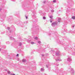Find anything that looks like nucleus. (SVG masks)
<instances>
[{"label": "nucleus", "mask_w": 75, "mask_h": 75, "mask_svg": "<svg viewBox=\"0 0 75 75\" xmlns=\"http://www.w3.org/2000/svg\"><path fill=\"white\" fill-rule=\"evenodd\" d=\"M33 14H35L34 12H33Z\"/></svg>", "instance_id": "46"}, {"label": "nucleus", "mask_w": 75, "mask_h": 75, "mask_svg": "<svg viewBox=\"0 0 75 75\" xmlns=\"http://www.w3.org/2000/svg\"><path fill=\"white\" fill-rule=\"evenodd\" d=\"M72 19H73V20H75V16H73L72 17Z\"/></svg>", "instance_id": "19"}, {"label": "nucleus", "mask_w": 75, "mask_h": 75, "mask_svg": "<svg viewBox=\"0 0 75 75\" xmlns=\"http://www.w3.org/2000/svg\"><path fill=\"white\" fill-rule=\"evenodd\" d=\"M1 8H4V5H2L1 6Z\"/></svg>", "instance_id": "21"}, {"label": "nucleus", "mask_w": 75, "mask_h": 75, "mask_svg": "<svg viewBox=\"0 0 75 75\" xmlns=\"http://www.w3.org/2000/svg\"><path fill=\"white\" fill-rule=\"evenodd\" d=\"M41 64H42V63H39V65H41Z\"/></svg>", "instance_id": "36"}, {"label": "nucleus", "mask_w": 75, "mask_h": 75, "mask_svg": "<svg viewBox=\"0 0 75 75\" xmlns=\"http://www.w3.org/2000/svg\"><path fill=\"white\" fill-rule=\"evenodd\" d=\"M72 1H72V0H67V2L68 3H70L72 2Z\"/></svg>", "instance_id": "10"}, {"label": "nucleus", "mask_w": 75, "mask_h": 75, "mask_svg": "<svg viewBox=\"0 0 75 75\" xmlns=\"http://www.w3.org/2000/svg\"><path fill=\"white\" fill-rule=\"evenodd\" d=\"M33 18H36V16H35V15L34 14H33Z\"/></svg>", "instance_id": "17"}, {"label": "nucleus", "mask_w": 75, "mask_h": 75, "mask_svg": "<svg viewBox=\"0 0 75 75\" xmlns=\"http://www.w3.org/2000/svg\"><path fill=\"white\" fill-rule=\"evenodd\" d=\"M71 73L72 74H74V70H73V69H71Z\"/></svg>", "instance_id": "13"}, {"label": "nucleus", "mask_w": 75, "mask_h": 75, "mask_svg": "<svg viewBox=\"0 0 75 75\" xmlns=\"http://www.w3.org/2000/svg\"><path fill=\"white\" fill-rule=\"evenodd\" d=\"M61 19L60 18H58V22H59V23H60V21H61Z\"/></svg>", "instance_id": "15"}, {"label": "nucleus", "mask_w": 75, "mask_h": 75, "mask_svg": "<svg viewBox=\"0 0 75 75\" xmlns=\"http://www.w3.org/2000/svg\"><path fill=\"white\" fill-rule=\"evenodd\" d=\"M24 23L27 24V23H28V21H26V22H24Z\"/></svg>", "instance_id": "32"}, {"label": "nucleus", "mask_w": 75, "mask_h": 75, "mask_svg": "<svg viewBox=\"0 0 75 75\" xmlns=\"http://www.w3.org/2000/svg\"><path fill=\"white\" fill-rule=\"evenodd\" d=\"M49 65H50L49 64H48V65L47 64L46 65V67L47 68H48L49 69H50V67Z\"/></svg>", "instance_id": "14"}, {"label": "nucleus", "mask_w": 75, "mask_h": 75, "mask_svg": "<svg viewBox=\"0 0 75 75\" xmlns=\"http://www.w3.org/2000/svg\"><path fill=\"white\" fill-rule=\"evenodd\" d=\"M68 64H69V63H68Z\"/></svg>", "instance_id": "58"}, {"label": "nucleus", "mask_w": 75, "mask_h": 75, "mask_svg": "<svg viewBox=\"0 0 75 75\" xmlns=\"http://www.w3.org/2000/svg\"><path fill=\"white\" fill-rule=\"evenodd\" d=\"M15 30H16V28H13L12 30L13 31H15Z\"/></svg>", "instance_id": "26"}, {"label": "nucleus", "mask_w": 75, "mask_h": 75, "mask_svg": "<svg viewBox=\"0 0 75 75\" xmlns=\"http://www.w3.org/2000/svg\"><path fill=\"white\" fill-rule=\"evenodd\" d=\"M56 1V0H53V3H55Z\"/></svg>", "instance_id": "29"}, {"label": "nucleus", "mask_w": 75, "mask_h": 75, "mask_svg": "<svg viewBox=\"0 0 75 75\" xmlns=\"http://www.w3.org/2000/svg\"><path fill=\"white\" fill-rule=\"evenodd\" d=\"M34 39L35 40H37L38 39V37H35V38H34Z\"/></svg>", "instance_id": "22"}, {"label": "nucleus", "mask_w": 75, "mask_h": 75, "mask_svg": "<svg viewBox=\"0 0 75 75\" xmlns=\"http://www.w3.org/2000/svg\"><path fill=\"white\" fill-rule=\"evenodd\" d=\"M46 55H48V54H47V53L46 54Z\"/></svg>", "instance_id": "49"}, {"label": "nucleus", "mask_w": 75, "mask_h": 75, "mask_svg": "<svg viewBox=\"0 0 75 75\" xmlns=\"http://www.w3.org/2000/svg\"><path fill=\"white\" fill-rule=\"evenodd\" d=\"M43 20H46V17H45L44 16L43 17Z\"/></svg>", "instance_id": "23"}, {"label": "nucleus", "mask_w": 75, "mask_h": 75, "mask_svg": "<svg viewBox=\"0 0 75 75\" xmlns=\"http://www.w3.org/2000/svg\"><path fill=\"white\" fill-rule=\"evenodd\" d=\"M7 73L8 74H10L11 73V72L10 71H8Z\"/></svg>", "instance_id": "25"}, {"label": "nucleus", "mask_w": 75, "mask_h": 75, "mask_svg": "<svg viewBox=\"0 0 75 75\" xmlns=\"http://www.w3.org/2000/svg\"><path fill=\"white\" fill-rule=\"evenodd\" d=\"M48 35H51V33H49Z\"/></svg>", "instance_id": "47"}, {"label": "nucleus", "mask_w": 75, "mask_h": 75, "mask_svg": "<svg viewBox=\"0 0 75 75\" xmlns=\"http://www.w3.org/2000/svg\"><path fill=\"white\" fill-rule=\"evenodd\" d=\"M71 67L70 66V68H69V69H71Z\"/></svg>", "instance_id": "44"}, {"label": "nucleus", "mask_w": 75, "mask_h": 75, "mask_svg": "<svg viewBox=\"0 0 75 75\" xmlns=\"http://www.w3.org/2000/svg\"><path fill=\"white\" fill-rule=\"evenodd\" d=\"M43 51H45V50L44 49Z\"/></svg>", "instance_id": "52"}, {"label": "nucleus", "mask_w": 75, "mask_h": 75, "mask_svg": "<svg viewBox=\"0 0 75 75\" xmlns=\"http://www.w3.org/2000/svg\"><path fill=\"white\" fill-rule=\"evenodd\" d=\"M56 34H57V32H56Z\"/></svg>", "instance_id": "56"}, {"label": "nucleus", "mask_w": 75, "mask_h": 75, "mask_svg": "<svg viewBox=\"0 0 75 75\" xmlns=\"http://www.w3.org/2000/svg\"><path fill=\"white\" fill-rule=\"evenodd\" d=\"M55 60L57 62H59L60 61H62L61 59H60V57H57V58L55 59Z\"/></svg>", "instance_id": "6"}, {"label": "nucleus", "mask_w": 75, "mask_h": 75, "mask_svg": "<svg viewBox=\"0 0 75 75\" xmlns=\"http://www.w3.org/2000/svg\"><path fill=\"white\" fill-rule=\"evenodd\" d=\"M44 54H42V57H44Z\"/></svg>", "instance_id": "43"}, {"label": "nucleus", "mask_w": 75, "mask_h": 75, "mask_svg": "<svg viewBox=\"0 0 75 75\" xmlns=\"http://www.w3.org/2000/svg\"><path fill=\"white\" fill-rule=\"evenodd\" d=\"M10 39H11V40H13V41L15 40V39L11 36H10Z\"/></svg>", "instance_id": "9"}, {"label": "nucleus", "mask_w": 75, "mask_h": 75, "mask_svg": "<svg viewBox=\"0 0 75 75\" xmlns=\"http://www.w3.org/2000/svg\"><path fill=\"white\" fill-rule=\"evenodd\" d=\"M6 44H10V42H6Z\"/></svg>", "instance_id": "24"}, {"label": "nucleus", "mask_w": 75, "mask_h": 75, "mask_svg": "<svg viewBox=\"0 0 75 75\" xmlns=\"http://www.w3.org/2000/svg\"><path fill=\"white\" fill-rule=\"evenodd\" d=\"M52 17H53V16H50V18H52Z\"/></svg>", "instance_id": "30"}, {"label": "nucleus", "mask_w": 75, "mask_h": 75, "mask_svg": "<svg viewBox=\"0 0 75 75\" xmlns=\"http://www.w3.org/2000/svg\"><path fill=\"white\" fill-rule=\"evenodd\" d=\"M23 7H24V5H23Z\"/></svg>", "instance_id": "53"}, {"label": "nucleus", "mask_w": 75, "mask_h": 75, "mask_svg": "<svg viewBox=\"0 0 75 75\" xmlns=\"http://www.w3.org/2000/svg\"><path fill=\"white\" fill-rule=\"evenodd\" d=\"M58 23L57 22H53L51 24V25L52 26V27H54V26H55V25H57V24Z\"/></svg>", "instance_id": "3"}, {"label": "nucleus", "mask_w": 75, "mask_h": 75, "mask_svg": "<svg viewBox=\"0 0 75 75\" xmlns=\"http://www.w3.org/2000/svg\"><path fill=\"white\" fill-rule=\"evenodd\" d=\"M55 53L56 56H60L61 55V52L59 51Z\"/></svg>", "instance_id": "4"}, {"label": "nucleus", "mask_w": 75, "mask_h": 75, "mask_svg": "<svg viewBox=\"0 0 75 75\" xmlns=\"http://www.w3.org/2000/svg\"><path fill=\"white\" fill-rule=\"evenodd\" d=\"M50 20H51V21H52V20H53V18H51Z\"/></svg>", "instance_id": "38"}, {"label": "nucleus", "mask_w": 75, "mask_h": 75, "mask_svg": "<svg viewBox=\"0 0 75 75\" xmlns=\"http://www.w3.org/2000/svg\"><path fill=\"white\" fill-rule=\"evenodd\" d=\"M7 29L9 30L10 33H11V30H11V28H10L9 27H7Z\"/></svg>", "instance_id": "11"}, {"label": "nucleus", "mask_w": 75, "mask_h": 75, "mask_svg": "<svg viewBox=\"0 0 75 75\" xmlns=\"http://www.w3.org/2000/svg\"><path fill=\"white\" fill-rule=\"evenodd\" d=\"M18 55H19V54H17L16 55V57H18Z\"/></svg>", "instance_id": "37"}, {"label": "nucleus", "mask_w": 75, "mask_h": 75, "mask_svg": "<svg viewBox=\"0 0 75 75\" xmlns=\"http://www.w3.org/2000/svg\"><path fill=\"white\" fill-rule=\"evenodd\" d=\"M57 41L59 43H61V44H62V45H63V44H64V42L63 43L62 42L60 41V40H58Z\"/></svg>", "instance_id": "8"}, {"label": "nucleus", "mask_w": 75, "mask_h": 75, "mask_svg": "<svg viewBox=\"0 0 75 75\" xmlns=\"http://www.w3.org/2000/svg\"><path fill=\"white\" fill-rule=\"evenodd\" d=\"M38 43L39 44H41V41H38Z\"/></svg>", "instance_id": "31"}, {"label": "nucleus", "mask_w": 75, "mask_h": 75, "mask_svg": "<svg viewBox=\"0 0 75 75\" xmlns=\"http://www.w3.org/2000/svg\"><path fill=\"white\" fill-rule=\"evenodd\" d=\"M67 24V21H64V25L63 26V28L64 29V31L65 32H66L67 31V30L65 29L67 28V26H66Z\"/></svg>", "instance_id": "2"}, {"label": "nucleus", "mask_w": 75, "mask_h": 75, "mask_svg": "<svg viewBox=\"0 0 75 75\" xmlns=\"http://www.w3.org/2000/svg\"><path fill=\"white\" fill-rule=\"evenodd\" d=\"M25 17H26V19H27L28 18V17L27 16H25Z\"/></svg>", "instance_id": "39"}, {"label": "nucleus", "mask_w": 75, "mask_h": 75, "mask_svg": "<svg viewBox=\"0 0 75 75\" xmlns=\"http://www.w3.org/2000/svg\"><path fill=\"white\" fill-rule=\"evenodd\" d=\"M8 36H9V35H8Z\"/></svg>", "instance_id": "61"}, {"label": "nucleus", "mask_w": 75, "mask_h": 75, "mask_svg": "<svg viewBox=\"0 0 75 75\" xmlns=\"http://www.w3.org/2000/svg\"><path fill=\"white\" fill-rule=\"evenodd\" d=\"M1 10H2V9L1 8H0V11H1Z\"/></svg>", "instance_id": "41"}, {"label": "nucleus", "mask_w": 75, "mask_h": 75, "mask_svg": "<svg viewBox=\"0 0 75 75\" xmlns=\"http://www.w3.org/2000/svg\"><path fill=\"white\" fill-rule=\"evenodd\" d=\"M28 42L29 43H30V44H34V42H31V40H28Z\"/></svg>", "instance_id": "7"}, {"label": "nucleus", "mask_w": 75, "mask_h": 75, "mask_svg": "<svg viewBox=\"0 0 75 75\" xmlns=\"http://www.w3.org/2000/svg\"><path fill=\"white\" fill-rule=\"evenodd\" d=\"M63 33H64V32H63Z\"/></svg>", "instance_id": "62"}, {"label": "nucleus", "mask_w": 75, "mask_h": 75, "mask_svg": "<svg viewBox=\"0 0 75 75\" xmlns=\"http://www.w3.org/2000/svg\"><path fill=\"white\" fill-rule=\"evenodd\" d=\"M4 32H1V34H4Z\"/></svg>", "instance_id": "28"}, {"label": "nucleus", "mask_w": 75, "mask_h": 75, "mask_svg": "<svg viewBox=\"0 0 75 75\" xmlns=\"http://www.w3.org/2000/svg\"><path fill=\"white\" fill-rule=\"evenodd\" d=\"M5 71H7V70H5Z\"/></svg>", "instance_id": "57"}, {"label": "nucleus", "mask_w": 75, "mask_h": 75, "mask_svg": "<svg viewBox=\"0 0 75 75\" xmlns=\"http://www.w3.org/2000/svg\"><path fill=\"white\" fill-rule=\"evenodd\" d=\"M53 56H54V55H53Z\"/></svg>", "instance_id": "59"}, {"label": "nucleus", "mask_w": 75, "mask_h": 75, "mask_svg": "<svg viewBox=\"0 0 75 75\" xmlns=\"http://www.w3.org/2000/svg\"><path fill=\"white\" fill-rule=\"evenodd\" d=\"M68 57H69L67 59V61H69V62H70L71 61H72V59H71V57L68 56Z\"/></svg>", "instance_id": "5"}, {"label": "nucleus", "mask_w": 75, "mask_h": 75, "mask_svg": "<svg viewBox=\"0 0 75 75\" xmlns=\"http://www.w3.org/2000/svg\"><path fill=\"white\" fill-rule=\"evenodd\" d=\"M70 64H71V63H70Z\"/></svg>", "instance_id": "60"}, {"label": "nucleus", "mask_w": 75, "mask_h": 75, "mask_svg": "<svg viewBox=\"0 0 75 75\" xmlns=\"http://www.w3.org/2000/svg\"><path fill=\"white\" fill-rule=\"evenodd\" d=\"M71 32H72V30H70L69 33H71Z\"/></svg>", "instance_id": "35"}, {"label": "nucleus", "mask_w": 75, "mask_h": 75, "mask_svg": "<svg viewBox=\"0 0 75 75\" xmlns=\"http://www.w3.org/2000/svg\"><path fill=\"white\" fill-rule=\"evenodd\" d=\"M12 1H16V0H12Z\"/></svg>", "instance_id": "40"}, {"label": "nucleus", "mask_w": 75, "mask_h": 75, "mask_svg": "<svg viewBox=\"0 0 75 75\" xmlns=\"http://www.w3.org/2000/svg\"><path fill=\"white\" fill-rule=\"evenodd\" d=\"M58 65H59V64H57V66H58Z\"/></svg>", "instance_id": "45"}, {"label": "nucleus", "mask_w": 75, "mask_h": 75, "mask_svg": "<svg viewBox=\"0 0 75 75\" xmlns=\"http://www.w3.org/2000/svg\"><path fill=\"white\" fill-rule=\"evenodd\" d=\"M50 23H51L52 22V21H51V20H50Z\"/></svg>", "instance_id": "50"}, {"label": "nucleus", "mask_w": 75, "mask_h": 75, "mask_svg": "<svg viewBox=\"0 0 75 75\" xmlns=\"http://www.w3.org/2000/svg\"><path fill=\"white\" fill-rule=\"evenodd\" d=\"M9 20H10L9 19H8V21H9Z\"/></svg>", "instance_id": "51"}, {"label": "nucleus", "mask_w": 75, "mask_h": 75, "mask_svg": "<svg viewBox=\"0 0 75 75\" xmlns=\"http://www.w3.org/2000/svg\"><path fill=\"white\" fill-rule=\"evenodd\" d=\"M54 10H51V12H52V13H53V12H54Z\"/></svg>", "instance_id": "33"}, {"label": "nucleus", "mask_w": 75, "mask_h": 75, "mask_svg": "<svg viewBox=\"0 0 75 75\" xmlns=\"http://www.w3.org/2000/svg\"><path fill=\"white\" fill-rule=\"evenodd\" d=\"M4 17H6V15H4Z\"/></svg>", "instance_id": "48"}, {"label": "nucleus", "mask_w": 75, "mask_h": 75, "mask_svg": "<svg viewBox=\"0 0 75 75\" xmlns=\"http://www.w3.org/2000/svg\"><path fill=\"white\" fill-rule=\"evenodd\" d=\"M21 45H22V43L21 42H20L19 43V46H21Z\"/></svg>", "instance_id": "20"}, {"label": "nucleus", "mask_w": 75, "mask_h": 75, "mask_svg": "<svg viewBox=\"0 0 75 75\" xmlns=\"http://www.w3.org/2000/svg\"><path fill=\"white\" fill-rule=\"evenodd\" d=\"M22 62H26V60L24 59H23L22 60Z\"/></svg>", "instance_id": "16"}, {"label": "nucleus", "mask_w": 75, "mask_h": 75, "mask_svg": "<svg viewBox=\"0 0 75 75\" xmlns=\"http://www.w3.org/2000/svg\"><path fill=\"white\" fill-rule=\"evenodd\" d=\"M66 38H67V37H66V38H65V39H66Z\"/></svg>", "instance_id": "54"}, {"label": "nucleus", "mask_w": 75, "mask_h": 75, "mask_svg": "<svg viewBox=\"0 0 75 75\" xmlns=\"http://www.w3.org/2000/svg\"><path fill=\"white\" fill-rule=\"evenodd\" d=\"M33 24H35L34 25H33V27L32 28V34H33L34 33H33V31H34V29H35V30H36L38 32L39 31H40V30L39 29V28L40 27L38 26V25H37L36 24H35L36 23V22L33 21Z\"/></svg>", "instance_id": "1"}, {"label": "nucleus", "mask_w": 75, "mask_h": 75, "mask_svg": "<svg viewBox=\"0 0 75 75\" xmlns=\"http://www.w3.org/2000/svg\"><path fill=\"white\" fill-rule=\"evenodd\" d=\"M55 72L56 73H58V67H57L56 69Z\"/></svg>", "instance_id": "12"}, {"label": "nucleus", "mask_w": 75, "mask_h": 75, "mask_svg": "<svg viewBox=\"0 0 75 75\" xmlns=\"http://www.w3.org/2000/svg\"><path fill=\"white\" fill-rule=\"evenodd\" d=\"M1 49H0V51H1Z\"/></svg>", "instance_id": "55"}, {"label": "nucleus", "mask_w": 75, "mask_h": 75, "mask_svg": "<svg viewBox=\"0 0 75 75\" xmlns=\"http://www.w3.org/2000/svg\"><path fill=\"white\" fill-rule=\"evenodd\" d=\"M44 71V69L42 68L41 69V71Z\"/></svg>", "instance_id": "18"}, {"label": "nucleus", "mask_w": 75, "mask_h": 75, "mask_svg": "<svg viewBox=\"0 0 75 75\" xmlns=\"http://www.w3.org/2000/svg\"><path fill=\"white\" fill-rule=\"evenodd\" d=\"M18 61H20V59L19 58H18Z\"/></svg>", "instance_id": "42"}, {"label": "nucleus", "mask_w": 75, "mask_h": 75, "mask_svg": "<svg viewBox=\"0 0 75 75\" xmlns=\"http://www.w3.org/2000/svg\"><path fill=\"white\" fill-rule=\"evenodd\" d=\"M75 26V25H74L72 26L73 28H74Z\"/></svg>", "instance_id": "34"}, {"label": "nucleus", "mask_w": 75, "mask_h": 75, "mask_svg": "<svg viewBox=\"0 0 75 75\" xmlns=\"http://www.w3.org/2000/svg\"><path fill=\"white\" fill-rule=\"evenodd\" d=\"M45 3H46V1H43V3L44 4H45Z\"/></svg>", "instance_id": "27"}]
</instances>
